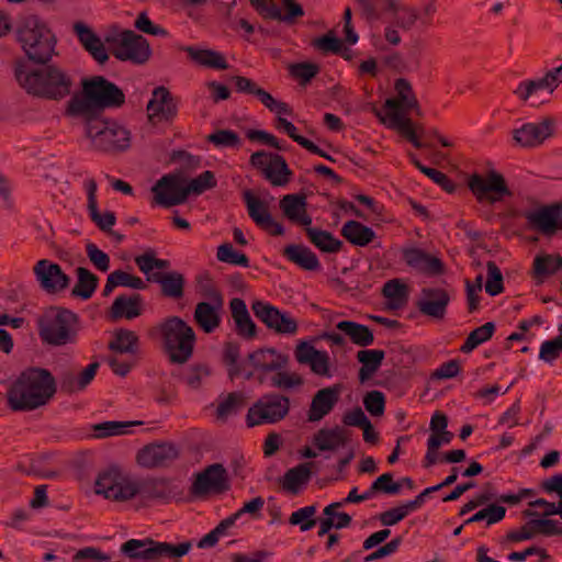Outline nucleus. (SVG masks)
Listing matches in <instances>:
<instances>
[{
  "mask_svg": "<svg viewBox=\"0 0 562 562\" xmlns=\"http://www.w3.org/2000/svg\"><path fill=\"white\" fill-rule=\"evenodd\" d=\"M138 347V336L128 329H119L110 341L109 348L120 353H135Z\"/></svg>",
  "mask_w": 562,
  "mask_h": 562,
  "instance_id": "49530a36",
  "label": "nucleus"
},
{
  "mask_svg": "<svg viewBox=\"0 0 562 562\" xmlns=\"http://www.w3.org/2000/svg\"><path fill=\"white\" fill-rule=\"evenodd\" d=\"M90 220L97 225V227L106 233L108 235H114L112 227L115 225L116 217L114 212L105 211L100 213L98 206L88 210Z\"/></svg>",
  "mask_w": 562,
  "mask_h": 562,
  "instance_id": "69168bd1",
  "label": "nucleus"
},
{
  "mask_svg": "<svg viewBox=\"0 0 562 562\" xmlns=\"http://www.w3.org/2000/svg\"><path fill=\"white\" fill-rule=\"evenodd\" d=\"M450 300L449 292L442 288H423L416 307L423 315L442 321Z\"/></svg>",
  "mask_w": 562,
  "mask_h": 562,
  "instance_id": "aec40b11",
  "label": "nucleus"
},
{
  "mask_svg": "<svg viewBox=\"0 0 562 562\" xmlns=\"http://www.w3.org/2000/svg\"><path fill=\"white\" fill-rule=\"evenodd\" d=\"M528 225L546 236H552L562 227V203L546 205L539 210L526 212Z\"/></svg>",
  "mask_w": 562,
  "mask_h": 562,
  "instance_id": "6ab92c4d",
  "label": "nucleus"
},
{
  "mask_svg": "<svg viewBox=\"0 0 562 562\" xmlns=\"http://www.w3.org/2000/svg\"><path fill=\"white\" fill-rule=\"evenodd\" d=\"M486 268L487 281L485 291L492 296L498 295L504 291L502 271L494 261H487Z\"/></svg>",
  "mask_w": 562,
  "mask_h": 562,
  "instance_id": "e2e57ef3",
  "label": "nucleus"
},
{
  "mask_svg": "<svg viewBox=\"0 0 562 562\" xmlns=\"http://www.w3.org/2000/svg\"><path fill=\"white\" fill-rule=\"evenodd\" d=\"M340 389H319L313 396L307 412V420L311 423L319 422L328 415L338 403Z\"/></svg>",
  "mask_w": 562,
  "mask_h": 562,
  "instance_id": "bb28decb",
  "label": "nucleus"
},
{
  "mask_svg": "<svg viewBox=\"0 0 562 562\" xmlns=\"http://www.w3.org/2000/svg\"><path fill=\"white\" fill-rule=\"evenodd\" d=\"M183 487L168 479H147L139 482V497L143 501H160L168 503L181 499Z\"/></svg>",
  "mask_w": 562,
  "mask_h": 562,
  "instance_id": "f3484780",
  "label": "nucleus"
},
{
  "mask_svg": "<svg viewBox=\"0 0 562 562\" xmlns=\"http://www.w3.org/2000/svg\"><path fill=\"white\" fill-rule=\"evenodd\" d=\"M505 515L506 508L504 506L491 504L487 507L475 513L473 516L467 519L464 524L468 525L485 520L486 525L490 526L503 520Z\"/></svg>",
  "mask_w": 562,
  "mask_h": 562,
  "instance_id": "4d7b16f0",
  "label": "nucleus"
},
{
  "mask_svg": "<svg viewBox=\"0 0 562 562\" xmlns=\"http://www.w3.org/2000/svg\"><path fill=\"white\" fill-rule=\"evenodd\" d=\"M249 164L273 187L286 186L293 176L284 157L279 154L258 150L250 156Z\"/></svg>",
  "mask_w": 562,
  "mask_h": 562,
  "instance_id": "9b49d317",
  "label": "nucleus"
},
{
  "mask_svg": "<svg viewBox=\"0 0 562 562\" xmlns=\"http://www.w3.org/2000/svg\"><path fill=\"white\" fill-rule=\"evenodd\" d=\"M229 80L234 82L237 92L254 95L261 103L271 101L269 92L259 87L252 79L244 76H231Z\"/></svg>",
  "mask_w": 562,
  "mask_h": 562,
  "instance_id": "8fccbe9b",
  "label": "nucleus"
},
{
  "mask_svg": "<svg viewBox=\"0 0 562 562\" xmlns=\"http://www.w3.org/2000/svg\"><path fill=\"white\" fill-rule=\"evenodd\" d=\"M315 513L316 507L314 505L302 507L291 514L289 524L299 526L301 531L311 530L317 522L314 518Z\"/></svg>",
  "mask_w": 562,
  "mask_h": 562,
  "instance_id": "052dcab7",
  "label": "nucleus"
},
{
  "mask_svg": "<svg viewBox=\"0 0 562 562\" xmlns=\"http://www.w3.org/2000/svg\"><path fill=\"white\" fill-rule=\"evenodd\" d=\"M379 120L389 128L396 130L402 136L407 138L415 148L424 147V144L418 139L413 121L403 113L387 112L385 116L379 110H374Z\"/></svg>",
  "mask_w": 562,
  "mask_h": 562,
  "instance_id": "cd10ccee",
  "label": "nucleus"
},
{
  "mask_svg": "<svg viewBox=\"0 0 562 562\" xmlns=\"http://www.w3.org/2000/svg\"><path fill=\"white\" fill-rule=\"evenodd\" d=\"M382 294L390 300L389 307L401 308L407 303L408 288L398 279H392L384 283Z\"/></svg>",
  "mask_w": 562,
  "mask_h": 562,
  "instance_id": "c03bdc74",
  "label": "nucleus"
},
{
  "mask_svg": "<svg viewBox=\"0 0 562 562\" xmlns=\"http://www.w3.org/2000/svg\"><path fill=\"white\" fill-rule=\"evenodd\" d=\"M249 363L258 372L259 383H265L270 375L272 386H301L304 379L296 372L282 371L289 363V356L278 352L274 348H259L247 357Z\"/></svg>",
  "mask_w": 562,
  "mask_h": 562,
  "instance_id": "423d86ee",
  "label": "nucleus"
},
{
  "mask_svg": "<svg viewBox=\"0 0 562 562\" xmlns=\"http://www.w3.org/2000/svg\"><path fill=\"white\" fill-rule=\"evenodd\" d=\"M319 72V66L313 63H297L290 66V74L302 86L310 82Z\"/></svg>",
  "mask_w": 562,
  "mask_h": 562,
  "instance_id": "338daca9",
  "label": "nucleus"
},
{
  "mask_svg": "<svg viewBox=\"0 0 562 562\" xmlns=\"http://www.w3.org/2000/svg\"><path fill=\"white\" fill-rule=\"evenodd\" d=\"M115 58L122 61H132L137 65L145 64L150 55L151 49L148 41L133 31H123L113 49Z\"/></svg>",
  "mask_w": 562,
  "mask_h": 562,
  "instance_id": "f8f14e48",
  "label": "nucleus"
},
{
  "mask_svg": "<svg viewBox=\"0 0 562 562\" xmlns=\"http://www.w3.org/2000/svg\"><path fill=\"white\" fill-rule=\"evenodd\" d=\"M251 310L257 318H259L269 329L274 330L277 321L280 318L281 311L263 301L257 300L252 302Z\"/></svg>",
  "mask_w": 562,
  "mask_h": 562,
  "instance_id": "603ef678",
  "label": "nucleus"
},
{
  "mask_svg": "<svg viewBox=\"0 0 562 562\" xmlns=\"http://www.w3.org/2000/svg\"><path fill=\"white\" fill-rule=\"evenodd\" d=\"M283 256L303 270L317 271L321 269V262L317 256L302 244H291L284 247Z\"/></svg>",
  "mask_w": 562,
  "mask_h": 562,
  "instance_id": "7c9ffc66",
  "label": "nucleus"
},
{
  "mask_svg": "<svg viewBox=\"0 0 562 562\" xmlns=\"http://www.w3.org/2000/svg\"><path fill=\"white\" fill-rule=\"evenodd\" d=\"M394 88L396 97L386 99L383 105L386 113L398 112L406 115L409 111H414L418 117H422L424 113L411 82L405 78H398L395 80Z\"/></svg>",
  "mask_w": 562,
  "mask_h": 562,
  "instance_id": "4be33fe9",
  "label": "nucleus"
},
{
  "mask_svg": "<svg viewBox=\"0 0 562 562\" xmlns=\"http://www.w3.org/2000/svg\"><path fill=\"white\" fill-rule=\"evenodd\" d=\"M555 120L551 116L542 119L539 123H526L513 131V139L516 145L532 148L541 145L554 134Z\"/></svg>",
  "mask_w": 562,
  "mask_h": 562,
  "instance_id": "2eb2a0df",
  "label": "nucleus"
},
{
  "mask_svg": "<svg viewBox=\"0 0 562 562\" xmlns=\"http://www.w3.org/2000/svg\"><path fill=\"white\" fill-rule=\"evenodd\" d=\"M213 146L239 149L243 146V139L232 130H216L213 132Z\"/></svg>",
  "mask_w": 562,
  "mask_h": 562,
  "instance_id": "680f3d73",
  "label": "nucleus"
},
{
  "mask_svg": "<svg viewBox=\"0 0 562 562\" xmlns=\"http://www.w3.org/2000/svg\"><path fill=\"white\" fill-rule=\"evenodd\" d=\"M385 352L380 349H362L357 352V360L361 363L358 376L361 383L369 380L381 367Z\"/></svg>",
  "mask_w": 562,
  "mask_h": 562,
  "instance_id": "72a5a7b5",
  "label": "nucleus"
},
{
  "mask_svg": "<svg viewBox=\"0 0 562 562\" xmlns=\"http://www.w3.org/2000/svg\"><path fill=\"white\" fill-rule=\"evenodd\" d=\"M379 120L389 128L396 130L402 136L407 138L415 148L424 147V144L418 139L413 121L403 113L387 112L385 116L379 110H374Z\"/></svg>",
  "mask_w": 562,
  "mask_h": 562,
  "instance_id": "c85d7f7f",
  "label": "nucleus"
},
{
  "mask_svg": "<svg viewBox=\"0 0 562 562\" xmlns=\"http://www.w3.org/2000/svg\"><path fill=\"white\" fill-rule=\"evenodd\" d=\"M243 200L246 204L249 217L258 227L272 236H282L284 234L283 226L273 220L266 201L257 198L251 190H245L243 192Z\"/></svg>",
  "mask_w": 562,
  "mask_h": 562,
  "instance_id": "dca6fc26",
  "label": "nucleus"
},
{
  "mask_svg": "<svg viewBox=\"0 0 562 562\" xmlns=\"http://www.w3.org/2000/svg\"><path fill=\"white\" fill-rule=\"evenodd\" d=\"M211 186V170L190 179L183 170H177L159 179L153 187L155 202L170 207L182 204L190 195H199Z\"/></svg>",
  "mask_w": 562,
  "mask_h": 562,
  "instance_id": "39448f33",
  "label": "nucleus"
},
{
  "mask_svg": "<svg viewBox=\"0 0 562 562\" xmlns=\"http://www.w3.org/2000/svg\"><path fill=\"white\" fill-rule=\"evenodd\" d=\"M151 538L143 540L130 539L121 546V552L132 560H144L151 562V558L146 557L148 547H150Z\"/></svg>",
  "mask_w": 562,
  "mask_h": 562,
  "instance_id": "6e6d98bb",
  "label": "nucleus"
},
{
  "mask_svg": "<svg viewBox=\"0 0 562 562\" xmlns=\"http://www.w3.org/2000/svg\"><path fill=\"white\" fill-rule=\"evenodd\" d=\"M179 457L176 445L170 442H156L142 448L137 452V462L147 469L165 468Z\"/></svg>",
  "mask_w": 562,
  "mask_h": 562,
  "instance_id": "a211bd4d",
  "label": "nucleus"
},
{
  "mask_svg": "<svg viewBox=\"0 0 562 562\" xmlns=\"http://www.w3.org/2000/svg\"><path fill=\"white\" fill-rule=\"evenodd\" d=\"M294 358L300 364L308 366L311 371L323 378H330V358L326 351L316 349L308 341H300L294 349Z\"/></svg>",
  "mask_w": 562,
  "mask_h": 562,
  "instance_id": "412c9836",
  "label": "nucleus"
},
{
  "mask_svg": "<svg viewBox=\"0 0 562 562\" xmlns=\"http://www.w3.org/2000/svg\"><path fill=\"white\" fill-rule=\"evenodd\" d=\"M81 87L68 101V115L90 119L99 109L120 108L125 102L123 91L102 76L82 79Z\"/></svg>",
  "mask_w": 562,
  "mask_h": 562,
  "instance_id": "f03ea898",
  "label": "nucleus"
},
{
  "mask_svg": "<svg viewBox=\"0 0 562 562\" xmlns=\"http://www.w3.org/2000/svg\"><path fill=\"white\" fill-rule=\"evenodd\" d=\"M148 119L153 124L171 120L177 108L170 92L165 87L154 89L151 98L147 104Z\"/></svg>",
  "mask_w": 562,
  "mask_h": 562,
  "instance_id": "b1692460",
  "label": "nucleus"
},
{
  "mask_svg": "<svg viewBox=\"0 0 562 562\" xmlns=\"http://www.w3.org/2000/svg\"><path fill=\"white\" fill-rule=\"evenodd\" d=\"M86 135L91 147L102 153H120L131 146V132L115 121L90 119L86 125Z\"/></svg>",
  "mask_w": 562,
  "mask_h": 562,
  "instance_id": "6e6552de",
  "label": "nucleus"
},
{
  "mask_svg": "<svg viewBox=\"0 0 562 562\" xmlns=\"http://www.w3.org/2000/svg\"><path fill=\"white\" fill-rule=\"evenodd\" d=\"M562 353V334L551 340H546L540 347L539 358L551 363Z\"/></svg>",
  "mask_w": 562,
  "mask_h": 562,
  "instance_id": "774afa93",
  "label": "nucleus"
},
{
  "mask_svg": "<svg viewBox=\"0 0 562 562\" xmlns=\"http://www.w3.org/2000/svg\"><path fill=\"white\" fill-rule=\"evenodd\" d=\"M76 272L78 280L71 290V295L88 300L98 286V277L83 267L77 268Z\"/></svg>",
  "mask_w": 562,
  "mask_h": 562,
  "instance_id": "37998d69",
  "label": "nucleus"
},
{
  "mask_svg": "<svg viewBox=\"0 0 562 562\" xmlns=\"http://www.w3.org/2000/svg\"><path fill=\"white\" fill-rule=\"evenodd\" d=\"M290 401L281 394H267L259 398L246 415L248 427L263 424H274L282 420L289 413Z\"/></svg>",
  "mask_w": 562,
  "mask_h": 562,
  "instance_id": "1a4fd4ad",
  "label": "nucleus"
},
{
  "mask_svg": "<svg viewBox=\"0 0 562 562\" xmlns=\"http://www.w3.org/2000/svg\"><path fill=\"white\" fill-rule=\"evenodd\" d=\"M539 90H548L549 93L554 91L546 76L533 80L521 81L514 90V94L519 100L526 102L533 93Z\"/></svg>",
  "mask_w": 562,
  "mask_h": 562,
  "instance_id": "3c124183",
  "label": "nucleus"
},
{
  "mask_svg": "<svg viewBox=\"0 0 562 562\" xmlns=\"http://www.w3.org/2000/svg\"><path fill=\"white\" fill-rule=\"evenodd\" d=\"M192 548L191 541H184L177 544L170 542H159L151 539L150 547L146 552L147 558H151V562H158L160 559H180L189 553Z\"/></svg>",
  "mask_w": 562,
  "mask_h": 562,
  "instance_id": "2f4dec72",
  "label": "nucleus"
},
{
  "mask_svg": "<svg viewBox=\"0 0 562 562\" xmlns=\"http://www.w3.org/2000/svg\"><path fill=\"white\" fill-rule=\"evenodd\" d=\"M142 297L139 294H133L131 296L121 295L117 296L112 306L111 313L113 318L125 317L133 319L142 313Z\"/></svg>",
  "mask_w": 562,
  "mask_h": 562,
  "instance_id": "a19ab883",
  "label": "nucleus"
},
{
  "mask_svg": "<svg viewBox=\"0 0 562 562\" xmlns=\"http://www.w3.org/2000/svg\"><path fill=\"white\" fill-rule=\"evenodd\" d=\"M57 389H8V405L15 412H30L47 404Z\"/></svg>",
  "mask_w": 562,
  "mask_h": 562,
  "instance_id": "4468645a",
  "label": "nucleus"
},
{
  "mask_svg": "<svg viewBox=\"0 0 562 562\" xmlns=\"http://www.w3.org/2000/svg\"><path fill=\"white\" fill-rule=\"evenodd\" d=\"M246 396L243 392L236 391L228 393L220 401L215 415L221 423H226L228 418L236 416L246 406Z\"/></svg>",
  "mask_w": 562,
  "mask_h": 562,
  "instance_id": "ea45409f",
  "label": "nucleus"
},
{
  "mask_svg": "<svg viewBox=\"0 0 562 562\" xmlns=\"http://www.w3.org/2000/svg\"><path fill=\"white\" fill-rule=\"evenodd\" d=\"M239 357V346L235 342H226L223 350V361L227 364L228 374L233 380L236 376H243L244 381H249L254 375V372L247 371L246 368H239L237 366V359Z\"/></svg>",
  "mask_w": 562,
  "mask_h": 562,
  "instance_id": "a18cd8bd",
  "label": "nucleus"
},
{
  "mask_svg": "<svg viewBox=\"0 0 562 562\" xmlns=\"http://www.w3.org/2000/svg\"><path fill=\"white\" fill-rule=\"evenodd\" d=\"M147 280L159 283L162 294L167 297L179 299L183 295L184 278L179 272L153 273Z\"/></svg>",
  "mask_w": 562,
  "mask_h": 562,
  "instance_id": "e433bc0d",
  "label": "nucleus"
},
{
  "mask_svg": "<svg viewBox=\"0 0 562 562\" xmlns=\"http://www.w3.org/2000/svg\"><path fill=\"white\" fill-rule=\"evenodd\" d=\"M120 480L121 475L116 470L111 469L100 473L95 481V493L110 499Z\"/></svg>",
  "mask_w": 562,
  "mask_h": 562,
  "instance_id": "bf43d9fd",
  "label": "nucleus"
},
{
  "mask_svg": "<svg viewBox=\"0 0 562 562\" xmlns=\"http://www.w3.org/2000/svg\"><path fill=\"white\" fill-rule=\"evenodd\" d=\"M78 317L61 307L47 308L37 319L38 335L43 342L50 346L74 344L77 338Z\"/></svg>",
  "mask_w": 562,
  "mask_h": 562,
  "instance_id": "0eeeda50",
  "label": "nucleus"
},
{
  "mask_svg": "<svg viewBox=\"0 0 562 562\" xmlns=\"http://www.w3.org/2000/svg\"><path fill=\"white\" fill-rule=\"evenodd\" d=\"M562 268L560 255H543L535 258L533 271L536 277H548Z\"/></svg>",
  "mask_w": 562,
  "mask_h": 562,
  "instance_id": "864d4df0",
  "label": "nucleus"
},
{
  "mask_svg": "<svg viewBox=\"0 0 562 562\" xmlns=\"http://www.w3.org/2000/svg\"><path fill=\"white\" fill-rule=\"evenodd\" d=\"M279 207L291 223L304 228L312 224V216L307 213V202L304 193L283 195L279 201Z\"/></svg>",
  "mask_w": 562,
  "mask_h": 562,
  "instance_id": "393cba45",
  "label": "nucleus"
},
{
  "mask_svg": "<svg viewBox=\"0 0 562 562\" xmlns=\"http://www.w3.org/2000/svg\"><path fill=\"white\" fill-rule=\"evenodd\" d=\"M313 443L321 451H333L340 447H345L347 438L345 436V430L338 426L330 429L322 428L314 435Z\"/></svg>",
  "mask_w": 562,
  "mask_h": 562,
  "instance_id": "4c0bfd02",
  "label": "nucleus"
},
{
  "mask_svg": "<svg viewBox=\"0 0 562 562\" xmlns=\"http://www.w3.org/2000/svg\"><path fill=\"white\" fill-rule=\"evenodd\" d=\"M217 260L232 266L249 267V258L244 254L237 251L233 244L224 243L217 247Z\"/></svg>",
  "mask_w": 562,
  "mask_h": 562,
  "instance_id": "5fc2aeb1",
  "label": "nucleus"
},
{
  "mask_svg": "<svg viewBox=\"0 0 562 562\" xmlns=\"http://www.w3.org/2000/svg\"><path fill=\"white\" fill-rule=\"evenodd\" d=\"M468 187L479 202H488L490 204L513 195L504 176L494 169L490 170L485 177L473 173L468 180Z\"/></svg>",
  "mask_w": 562,
  "mask_h": 562,
  "instance_id": "9d476101",
  "label": "nucleus"
},
{
  "mask_svg": "<svg viewBox=\"0 0 562 562\" xmlns=\"http://www.w3.org/2000/svg\"><path fill=\"white\" fill-rule=\"evenodd\" d=\"M142 422H116L108 420L92 425V431L94 438H108L112 436H119L127 432V428L142 425Z\"/></svg>",
  "mask_w": 562,
  "mask_h": 562,
  "instance_id": "de8ad7c7",
  "label": "nucleus"
},
{
  "mask_svg": "<svg viewBox=\"0 0 562 562\" xmlns=\"http://www.w3.org/2000/svg\"><path fill=\"white\" fill-rule=\"evenodd\" d=\"M336 328L357 346L368 347L374 341L372 330L366 325L352 321H341L336 324Z\"/></svg>",
  "mask_w": 562,
  "mask_h": 562,
  "instance_id": "c9c22d12",
  "label": "nucleus"
},
{
  "mask_svg": "<svg viewBox=\"0 0 562 562\" xmlns=\"http://www.w3.org/2000/svg\"><path fill=\"white\" fill-rule=\"evenodd\" d=\"M16 40L26 57L36 64L44 65L56 54V35L38 15L29 14L20 20Z\"/></svg>",
  "mask_w": 562,
  "mask_h": 562,
  "instance_id": "7ed1b4c3",
  "label": "nucleus"
},
{
  "mask_svg": "<svg viewBox=\"0 0 562 562\" xmlns=\"http://www.w3.org/2000/svg\"><path fill=\"white\" fill-rule=\"evenodd\" d=\"M314 465L313 462H306L299 464L292 469H289L282 479H280L281 486L284 491L296 495L301 487L311 479V469Z\"/></svg>",
  "mask_w": 562,
  "mask_h": 562,
  "instance_id": "473e14b6",
  "label": "nucleus"
},
{
  "mask_svg": "<svg viewBox=\"0 0 562 562\" xmlns=\"http://www.w3.org/2000/svg\"><path fill=\"white\" fill-rule=\"evenodd\" d=\"M33 273L40 288L48 294L59 293L70 284V277L58 263L48 259L38 260L33 267Z\"/></svg>",
  "mask_w": 562,
  "mask_h": 562,
  "instance_id": "ddd939ff",
  "label": "nucleus"
},
{
  "mask_svg": "<svg viewBox=\"0 0 562 562\" xmlns=\"http://www.w3.org/2000/svg\"><path fill=\"white\" fill-rule=\"evenodd\" d=\"M74 32L80 44L95 61L104 64L109 59L104 44L90 26L83 22H76L74 24Z\"/></svg>",
  "mask_w": 562,
  "mask_h": 562,
  "instance_id": "a878e982",
  "label": "nucleus"
},
{
  "mask_svg": "<svg viewBox=\"0 0 562 562\" xmlns=\"http://www.w3.org/2000/svg\"><path fill=\"white\" fill-rule=\"evenodd\" d=\"M494 331H495V324L493 322H487L484 325L476 327L468 335V337H467L464 344L461 346L460 350L464 353L471 352L479 345L491 339Z\"/></svg>",
  "mask_w": 562,
  "mask_h": 562,
  "instance_id": "09e8293b",
  "label": "nucleus"
},
{
  "mask_svg": "<svg viewBox=\"0 0 562 562\" xmlns=\"http://www.w3.org/2000/svg\"><path fill=\"white\" fill-rule=\"evenodd\" d=\"M55 378L47 369L27 368L21 372L14 386H55Z\"/></svg>",
  "mask_w": 562,
  "mask_h": 562,
  "instance_id": "79ce46f5",
  "label": "nucleus"
},
{
  "mask_svg": "<svg viewBox=\"0 0 562 562\" xmlns=\"http://www.w3.org/2000/svg\"><path fill=\"white\" fill-rule=\"evenodd\" d=\"M100 363L98 361L91 362L85 369L79 371L76 375L72 371L67 370L63 372V383H77L78 386H86L94 379Z\"/></svg>",
  "mask_w": 562,
  "mask_h": 562,
  "instance_id": "13d9d810",
  "label": "nucleus"
},
{
  "mask_svg": "<svg viewBox=\"0 0 562 562\" xmlns=\"http://www.w3.org/2000/svg\"><path fill=\"white\" fill-rule=\"evenodd\" d=\"M151 336H157L168 360L173 364H183L193 353L195 334L182 318L170 316L150 329Z\"/></svg>",
  "mask_w": 562,
  "mask_h": 562,
  "instance_id": "20e7f679",
  "label": "nucleus"
},
{
  "mask_svg": "<svg viewBox=\"0 0 562 562\" xmlns=\"http://www.w3.org/2000/svg\"><path fill=\"white\" fill-rule=\"evenodd\" d=\"M402 258L409 268L419 273L436 277L445 272L442 260L420 248H404L402 250Z\"/></svg>",
  "mask_w": 562,
  "mask_h": 562,
  "instance_id": "5701e85b",
  "label": "nucleus"
},
{
  "mask_svg": "<svg viewBox=\"0 0 562 562\" xmlns=\"http://www.w3.org/2000/svg\"><path fill=\"white\" fill-rule=\"evenodd\" d=\"M211 492V464L206 465L202 472L195 474L194 481L190 487V494L195 498L206 496Z\"/></svg>",
  "mask_w": 562,
  "mask_h": 562,
  "instance_id": "0e129e2a",
  "label": "nucleus"
},
{
  "mask_svg": "<svg viewBox=\"0 0 562 562\" xmlns=\"http://www.w3.org/2000/svg\"><path fill=\"white\" fill-rule=\"evenodd\" d=\"M14 77L27 93L55 101L68 97L74 87L72 76L56 65L31 69L25 61L19 60Z\"/></svg>",
  "mask_w": 562,
  "mask_h": 562,
  "instance_id": "f257e3e1",
  "label": "nucleus"
},
{
  "mask_svg": "<svg viewBox=\"0 0 562 562\" xmlns=\"http://www.w3.org/2000/svg\"><path fill=\"white\" fill-rule=\"evenodd\" d=\"M310 241L323 252L336 254L341 250L344 244L337 239L330 232L307 226L304 228Z\"/></svg>",
  "mask_w": 562,
  "mask_h": 562,
  "instance_id": "58836bf2",
  "label": "nucleus"
},
{
  "mask_svg": "<svg viewBox=\"0 0 562 562\" xmlns=\"http://www.w3.org/2000/svg\"><path fill=\"white\" fill-rule=\"evenodd\" d=\"M340 233L350 244L359 247L369 245L375 238V233L372 228L355 220L346 222Z\"/></svg>",
  "mask_w": 562,
  "mask_h": 562,
  "instance_id": "f704fd0d",
  "label": "nucleus"
},
{
  "mask_svg": "<svg viewBox=\"0 0 562 562\" xmlns=\"http://www.w3.org/2000/svg\"><path fill=\"white\" fill-rule=\"evenodd\" d=\"M229 307L236 324V333L246 339L255 338L257 336V326L249 315L245 301L234 297L229 303Z\"/></svg>",
  "mask_w": 562,
  "mask_h": 562,
  "instance_id": "c756f323",
  "label": "nucleus"
}]
</instances>
